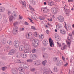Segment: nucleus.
<instances>
[{"label": "nucleus", "mask_w": 74, "mask_h": 74, "mask_svg": "<svg viewBox=\"0 0 74 74\" xmlns=\"http://www.w3.org/2000/svg\"><path fill=\"white\" fill-rule=\"evenodd\" d=\"M39 19H40V20H42V21H44V19H45V18L44 17L40 16L39 17Z\"/></svg>", "instance_id": "obj_31"}, {"label": "nucleus", "mask_w": 74, "mask_h": 74, "mask_svg": "<svg viewBox=\"0 0 74 74\" xmlns=\"http://www.w3.org/2000/svg\"><path fill=\"white\" fill-rule=\"evenodd\" d=\"M8 15H10V14H11V12L10 11L8 10Z\"/></svg>", "instance_id": "obj_41"}, {"label": "nucleus", "mask_w": 74, "mask_h": 74, "mask_svg": "<svg viewBox=\"0 0 74 74\" xmlns=\"http://www.w3.org/2000/svg\"><path fill=\"white\" fill-rule=\"evenodd\" d=\"M29 8L32 11H34V10L33 8H32L31 6H29Z\"/></svg>", "instance_id": "obj_37"}, {"label": "nucleus", "mask_w": 74, "mask_h": 74, "mask_svg": "<svg viewBox=\"0 0 74 74\" xmlns=\"http://www.w3.org/2000/svg\"><path fill=\"white\" fill-rule=\"evenodd\" d=\"M69 37H70V36H68V38H67V39L66 40H69V41H70V40L69 39Z\"/></svg>", "instance_id": "obj_56"}, {"label": "nucleus", "mask_w": 74, "mask_h": 74, "mask_svg": "<svg viewBox=\"0 0 74 74\" xmlns=\"http://www.w3.org/2000/svg\"><path fill=\"white\" fill-rule=\"evenodd\" d=\"M22 4L23 6V7H26V3H25V2H22Z\"/></svg>", "instance_id": "obj_33"}, {"label": "nucleus", "mask_w": 74, "mask_h": 74, "mask_svg": "<svg viewBox=\"0 0 74 74\" xmlns=\"http://www.w3.org/2000/svg\"><path fill=\"white\" fill-rule=\"evenodd\" d=\"M49 42H50L53 41V40H52L51 39V38H49Z\"/></svg>", "instance_id": "obj_46"}, {"label": "nucleus", "mask_w": 74, "mask_h": 74, "mask_svg": "<svg viewBox=\"0 0 74 74\" xmlns=\"http://www.w3.org/2000/svg\"><path fill=\"white\" fill-rule=\"evenodd\" d=\"M3 8H2V9H0V10L1 11H3Z\"/></svg>", "instance_id": "obj_64"}, {"label": "nucleus", "mask_w": 74, "mask_h": 74, "mask_svg": "<svg viewBox=\"0 0 74 74\" xmlns=\"http://www.w3.org/2000/svg\"><path fill=\"white\" fill-rule=\"evenodd\" d=\"M64 45L63 48H61V49L62 50H64V49H66V48H67V45H64V43H63Z\"/></svg>", "instance_id": "obj_25"}, {"label": "nucleus", "mask_w": 74, "mask_h": 74, "mask_svg": "<svg viewBox=\"0 0 74 74\" xmlns=\"http://www.w3.org/2000/svg\"><path fill=\"white\" fill-rule=\"evenodd\" d=\"M52 18H53V19H54V18H55V16H54V15H53L52 16Z\"/></svg>", "instance_id": "obj_62"}, {"label": "nucleus", "mask_w": 74, "mask_h": 74, "mask_svg": "<svg viewBox=\"0 0 74 74\" xmlns=\"http://www.w3.org/2000/svg\"><path fill=\"white\" fill-rule=\"evenodd\" d=\"M13 14L15 16L16 15H17V13L16 12H13Z\"/></svg>", "instance_id": "obj_39"}, {"label": "nucleus", "mask_w": 74, "mask_h": 74, "mask_svg": "<svg viewBox=\"0 0 74 74\" xmlns=\"http://www.w3.org/2000/svg\"><path fill=\"white\" fill-rule=\"evenodd\" d=\"M31 71H36V69L35 68H32L30 70Z\"/></svg>", "instance_id": "obj_38"}, {"label": "nucleus", "mask_w": 74, "mask_h": 74, "mask_svg": "<svg viewBox=\"0 0 74 74\" xmlns=\"http://www.w3.org/2000/svg\"><path fill=\"white\" fill-rule=\"evenodd\" d=\"M47 63V60H45L44 61H43L42 62V64L43 66H45V64L46 63Z\"/></svg>", "instance_id": "obj_26"}, {"label": "nucleus", "mask_w": 74, "mask_h": 74, "mask_svg": "<svg viewBox=\"0 0 74 74\" xmlns=\"http://www.w3.org/2000/svg\"><path fill=\"white\" fill-rule=\"evenodd\" d=\"M29 58L33 60H36L37 59V56L36 54H32L30 55Z\"/></svg>", "instance_id": "obj_4"}, {"label": "nucleus", "mask_w": 74, "mask_h": 74, "mask_svg": "<svg viewBox=\"0 0 74 74\" xmlns=\"http://www.w3.org/2000/svg\"><path fill=\"white\" fill-rule=\"evenodd\" d=\"M5 48H6L7 50L8 51L10 49V47L8 45H6L5 46Z\"/></svg>", "instance_id": "obj_32"}, {"label": "nucleus", "mask_w": 74, "mask_h": 74, "mask_svg": "<svg viewBox=\"0 0 74 74\" xmlns=\"http://www.w3.org/2000/svg\"><path fill=\"white\" fill-rule=\"evenodd\" d=\"M58 19L59 22H63L64 21V18L62 16H59L58 18Z\"/></svg>", "instance_id": "obj_9"}, {"label": "nucleus", "mask_w": 74, "mask_h": 74, "mask_svg": "<svg viewBox=\"0 0 74 74\" xmlns=\"http://www.w3.org/2000/svg\"><path fill=\"white\" fill-rule=\"evenodd\" d=\"M53 71L54 73H57V72L58 71V69L57 66H54V68L53 69Z\"/></svg>", "instance_id": "obj_12"}, {"label": "nucleus", "mask_w": 74, "mask_h": 74, "mask_svg": "<svg viewBox=\"0 0 74 74\" xmlns=\"http://www.w3.org/2000/svg\"><path fill=\"white\" fill-rule=\"evenodd\" d=\"M14 45L15 48H18L19 45V42L18 40H15L14 42Z\"/></svg>", "instance_id": "obj_3"}, {"label": "nucleus", "mask_w": 74, "mask_h": 74, "mask_svg": "<svg viewBox=\"0 0 74 74\" xmlns=\"http://www.w3.org/2000/svg\"><path fill=\"white\" fill-rule=\"evenodd\" d=\"M23 70H24V69L21 67H20L18 68V70L20 71H23Z\"/></svg>", "instance_id": "obj_27"}, {"label": "nucleus", "mask_w": 74, "mask_h": 74, "mask_svg": "<svg viewBox=\"0 0 74 74\" xmlns=\"http://www.w3.org/2000/svg\"><path fill=\"white\" fill-rule=\"evenodd\" d=\"M57 60V58L56 57H54L53 59V60L54 62H56Z\"/></svg>", "instance_id": "obj_42"}, {"label": "nucleus", "mask_w": 74, "mask_h": 74, "mask_svg": "<svg viewBox=\"0 0 74 74\" xmlns=\"http://www.w3.org/2000/svg\"><path fill=\"white\" fill-rule=\"evenodd\" d=\"M41 11L45 13H48L49 12V10L45 7L44 8H41Z\"/></svg>", "instance_id": "obj_6"}, {"label": "nucleus", "mask_w": 74, "mask_h": 74, "mask_svg": "<svg viewBox=\"0 0 74 74\" xmlns=\"http://www.w3.org/2000/svg\"><path fill=\"white\" fill-rule=\"evenodd\" d=\"M12 71L13 74H18V69L17 68L13 69Z\"/></svg>", "instance_id": "obj_10"}, {"label": "nucleus", "mask_w": 74, "mask_h": 74, "mask_svg": "<svg viewBox=\"0 0 74 74\" xmlns=\"http://www.w3.org/2000/svg\"><path fill=\"white\" fill-rule=\"evenodd\" d=\"M43 56L44 58H48V54H45L43 55Z\"/></svg>", "instance_id": "obj_28"}, {"label": "nucleus", "mask_w": 74, "mask_h": 74, "mask_svg": "<svg viewBox=\"0 0 74 74\" xmlns=\"http://www.w3.org/2000/svg\"><path fill=\"white\" fill-rule=\"evenodd\" d=\"M24 47L23 46H20L19 47V49L20 51H23L24 50Z\"/></svg>", "instance_id": "obj_21"}, {"label": "nucleus", "mask_w": 74, "mask_h": 74, "mask_svg": "<svg viewBox=\"0 0 74 74\" xmlns=\"http://www.w3.org/2000/svg\"><path fill=\"white\" fill-rule=\"evenodd\" d=\"M46 32L47 33V34H49V31H48V30H46Z\"/></svg>", "instance_id": "obj_55"}, {"label": "nucleus", "mask_w": 74, "mask_h": 74, "mask_svg": "<svg viewBox=\"0 0 74 74\" xmlns=\"http://www.w3.org/2000/svg\"><path fill=\"white\" fill-rule=\"evenodd\" d=\"M62 59L63 60H65V58H64V57H63V56H62Z\"/></svg>", "instance_id": "obj_60"}, {"label": "nucleus", "mask_w": 74, "mask_h": 74, "mask_svg": "<svg viewBox=\"0 0 74 74\" xmlns=\"http://www.w3.org/2000/svg\"><path fill=\"white\" fill-rule=\"evenodd\" d=\"M55 39L57 41H60V37L59 36H58V35L57 34L56 35Z\"/></svg>", "instance_id": "obj_14"}, {"label": "nucleus", "mask_w": 74, "mask_h": 74, "mask_svg": "<svg viewBox=\"0 0 74 74\" xmlns=\"http://www.w3.org/2000/svg\"><path fill=\"white\" fill-rule=\"evenodd\" d=\"M31 29L33 30H36V27L33 26H32L31 27Z\"/></svg>", "instance_id": "obj_44"}, {"label": "nucleus", "mask_w": 74, "mask_h": 74, "mask_svg": "<svg viewBox=\"0 0 74 74\" xmlns=\"http://www.w3.org/2000/svg\"><path fill=\"white\" fill-rule=\"evenodd\" d=\"M7 43L9 44V45H12V42H11L10 40L8 41Z\"/></svg>", "instance_id": "obj_29"}, {"label": "nucleus", "mask_w": 74, "mask_h": 74, "mask_svg": "<svg viewBox=\"0 0 74 74\" xmlns=\"http://www.w3.org/2000/svg\"><path fill=\"white\" fill-rule=\"evenodd\" d=\"M47 4L49 5L52 6V5H54V2L53 1L51 2V1H49L47 2Z\"/></svg>", "instance_id": "obj_15"}, {"label": "nucleus", "mask_w": 74, "mask_h": 74, "mask_svg": "<svg viewBox=\"0 0 74 74\" xmlns=\"http://www.w3.org/2000/svg\"><path fill=\"white\" fill-rule=\"evenodd\" d=\"M32 3L34 5H36V2L34 1H33Z\"/></svg>", "instance_id": "obj_49"}, {"label": "nucleus", "mask_w": 74, "mask_h": 74, "mask_svg": "<svg viewBox=\"0 0 74 74\" xmlns=\"http://www.w3.org/2000/svg\"><path fill=\"white\" fill-rule=\"evenodd\" d=\"M65 24V26H64V27L66 29H67V27H66V22H64V25Z\"/></svg>", "instance_id": "obj_50"}, {"label": "nucleus", "mask_w": 74, "mask_h": 74, "mask_svg": "<svg viewBox=\"0 0 74 74\" xmlns=\"http://www.w3.org/2000/svg\"><path fill=\"white\" fill-rule=\"evenodd\" d=\"M42 42L44 45L45 46H47L48 45V43L47 42L46 40H43Z\"/></svg>", "instance_id": "obj_22"}, {"label": "nucleus", "mask_w": 74, "mask_h": 74, "mask_svg": "<svg viewBox=\"0 0 74 74\" xmlns=\"http://www.w3.org/2000/svg\"><path fill=\"white\" fill-rule=\"evenodd\" d=\"M30 46L29 45H26L25 46V50L24 51L25 53H27L28 51L30 49Z\"/></svg>", "instance_id": "obj_2"}, {"label": "nucleus", "mask_w": 74, "mask_h": 74, "mask_svg": "<svg viewBox=\"0 0 74 74\" xmlns=\"http://www.w3.org/2000/svg\"><path fill=\"white\" fill-rule=\"evenodd\" d=\"M15 52V50L14 49H12L9 52L8 55H14Z\"/></svg>", "instance_id": "obj_8"}, {"label": "nucleus", "mask_w": 74, "mask_h": 74, "mask_svg": "<svg viewBox=\"0 0 74 74\" xmlns=\"http://www.w3.org/2000/svg\"><path fill=\"white\" fill-rule=\"evenodd\" d=\"M34 63L35 65H36V66H39L40 65V64L39 63V62L38 61H34Z\"/></svg>", "instance_id": "obj_19"}, {"label": "nucleus", "mask_w": 74, "mask_h": 74, "mask_svg": "<svg viewBox=\"0 0 74 74\" xmlns=\"http://www.w3.org/2000/svg\"><path fill=\"white\" fill-rule=\"evenodd\" d=\"M26 37L27 38V39H29L30 38V33H29L28 34H27L26 35Z\"/></svg>", "instance_id": "obj_30"}, {"label": "nucleus", "mask_w": 74, "mask_h": 74, "mask_svg": "<svg viewBox=\"0 0 74 74\" xmlns=\"http://www.w3.org/2000/svg\"><path fill=\"white\" fill-rule=\"evenodd\" d=\"M68 28L69 29V30H71V27H70V26H68Z\"/></svg>", "instance_id": "obj_59"}, {"label": "nucleus", "mask_w": 74, "mask_h": 74, "mask_svg": "<svg viewBox=\"0 0 74 74\" xmlns=\"http://www.w3.org/2000/svg\"><path fill=\"white\" fill-rule=\"evenodd\" d=\"M44 37V36L43 35H41L39 36V38L40 39H42Z\"/></svg>", "instance_id": "obj_34"}, {"label": "nucleus", "mask_w": 74, "mask_h": 74, "mask_svg": "<svg viewBox=\"0 0 74 74\" xmlns=\"http://www.w3.org/2000/svg\"><path fill=\"white\" fill-rule=\"evenodd\" d=\"M18 30V27L16 26H14L13 30V34L15 35L17 34Z\"/></svg>", "instance_id": "obj_5"}, {"label": "nucleus", "mask_w": 74, "mask_h": 74, "mask_svg": "<svg viewBox=\"0 0 74 74\" xmlns=\"http://www.w3.org/2000/svg\"><path fill=\"white\" fill-rule=\"evenodd\" d=\"M19 19H22L23 18L22 16H21V15H19Z\"/></svg>", "instance_id": "obj_48"}, {"label": "nucleus", "mask_w": 74, "mask_h": 74, "mask_svg": "<svg viewBox=\"0 0 74 74\" xmlns=\"http://www.w3.org/2000/svg\"><path fill=\"white\" fill-rule=\"evenodd\" d=\"M8 18L10 22H11L12 21V20H13V19H14V17L12 15H11V16H9Z\"/></svg>", "instance_id": "obj_18"}, {"label": "nucleus", "mask_w": 74, "mask_h": 74, "mask_svg": "<svg viewBox=\"0 0 74 74\" xmlns=\"http://www.w3.org/2000/svg\"><path fill=\"white\" fill-rule=\"evenodd\" d=\"M36 51V49H34L32 51V53H34Z\"/></svg>", "instance_id": "obj_45"}, {"label": "nucleus", "mask_w": 74, "mask_h": 74, "mask_svg": "<svg viewBox=\"0 0 74 74\" xmlns=\"http://www.w3.org/2000/svg\"><path fill=\"white\" fill-rule=\"evenodd\" d=\"M32 44L34 47H37L39 45V41L37 39H34L32 40Z\"/></svg>", "instance_id": "obj_1"}, {"label": "nucleus", "mask_w": 74, "mask_h": 74, "mask_svg": "<svg viewBox=\"0 0 74 74\" xmlns=\"http://www.w3.org/2000/svg\"><path fill=\"white\" fill-rule=\"evenodd\" d=\"M58 27L59 28H62V25H59Z\"/></svg>", "instance_id": "obj_53"}, {"label": "nucleus", "mask_w": 74, "mask_h": 74, "mask_svg": "<svg viewBox=\"0 0 74 74\" xmlns=\"http://www.w3.org/2000/svg\"><path fill=\"white\" fill-rule=\"evenodd\" d=\"M68 1L69 3H70V2H73L74 1L73 0H68Z\"/></svg>", "instance_id": "obj_47"}, {"label": "nucleus", "mask_w": 74, "mask_h": 74, "mask_svg": "<svg viewBox=\"0 0 74 74\" xmlns=\"http://www.w3.org/2000/svg\"><path fill=\"white\" fill-rule=\"evenodd\" d=\"M47 20H48L49 21H50V22H51V21H52V18H51L50 19L48 18L47 19Z\"/></svg>", "instance_id": "obj_51"}, {"label": "nucleus", "mask_w": 74, "mask_h": 74, "mask_svg": "<svg viewBox=\"0 0 74 74\" xmlns=\"http://www.w3.org/2000/svg\"><path fill=\"white\" fill-rule=\"evenodd\" d=\"M27 62H30V63H31L33 62V60L31 59H28L27 60Z\"/></svg>", "instance_id": "obj_35"}, {"label": "nucleus", "mask_w": 74, "mask_h": 74, "mask_svg": "<svg viewBox=\"0 0 74 74\" xmlns=\"http://www.w3.org/2000/svg\"><path fill=\"white\" fill-rule=\"evenodd\" d=\"M25 25H29V23H27L26 22H25Z\"/></svg>", "instance_id": "obj_52"}, {"label": "nucleus", "mask_w": 74, "mask_h": 74, "mask_svg": "<svg viewBox=\"0 0 74 74\" xmlns=\"http://www.w3.org/2000/svg\"><path fill=\"white\" fill-rule=\"evenodd\" d=\"M60 33L62 34H66V31L64 30L61 29L60 30Z\"/></svg>", "instance_id": "obj_20"}, {"label": "nucleus", "mask_w": 74, "mask_h": 74, "mask_svg": "<svg viewBox=\"0 0 74 74\" xmlns=\"http://www.w3.org/2000/svg\"><path fill=\"white\" fill-rule=\"evenodd\" d=\"M1 42L2 44H5L7 42V40H6V39H5V38H3Z\"/></svg>", "instance_id": "obj_17"}, {"label": "nucleus", "mask_w": 74, "mask_h": 74, "mask_svg": "<svg viewBox=\"0 0 74 74\" xmlns=\"http://www.w3.org/2000/svg\"><path fill=\"white\" fill-rule=\"evenodd\" d=\"M65 14L67 16H69V14H70V10L69 9H66L65 10Z\"/></svg>", "instance_id": "obj_11"}, {"label": "nucleus", "mask_w": 74, "mask_h": 74, "mask_svg": "<svg viewBox=\"0 0 74 74\" xmlns=\"http://www.w3.org/2000/svg\"><path fill=\"white\" fill-rule=\"evenodd\" d=\"M43 74H48L47 72H44Z\"/></svg>", "instance_id": "obj_61"}, {"label": "nucleus", "mask_w": 74, "mask_h": 74, "mask_svg": "<svg viewBox=\"0 0 74 74\" xmlns=\"http://www.w3.org/2000/svg\"><path fill=\"white\" fill-rule=\"evenodd\" d=\"M68 65V63H66L64 65V66H65V67H67V65Z\"/></svg>", "instance_id": "obj_58"}, {"label": "nucleus", "mask_w": 74, "mask_h": 74, "mask_svg": "<svg viewBox=\"0 0 74 74\" xmlns=\"http://www.w3.org/2000/svg\"><path fill=\"white\" fill-rule=\"evenodd\" d=\"M6 69H7V67L5 66H4L2 68V70H3V71H4V70H6Z\"/></svg>", "instance_id": "obj_36"}, {"label": "nucleus", "mask_w": 74, "mask_h": 74, "mask_svg": "<svg viewBox=\"0 0 74 74\" xmlns=\"http://www.w3.org/2000/svg\"><path fill=\"white\" fill-rule=\"evenodd\" d=\"M57 44H58V47H60L61 46H62V44L61 43H59V42H57Z\"/></svg>", "instance_id": "obj_40"}, {"label": "nucleus", "mask_w": 74, "mask_h": 74, "mask_svg": "<svg viewBox=\"0 0 74 74\" xmlns=\"http://www.w3.org/2000/svg\"><path fill=\"white\" fill-rule=\"evenodd\" d=\"M63 62L62 61H60L58 63H57V66H61L62 65H63Z\"/></svg>", "instance_id": "obj_13"}, {"label": "nucleus", "mask_w": 74, "mask_h": 74, "mask_svg": "<svg viewBox=\"0 0 74 74\" xmlns=\"http://www.w3.org/2000/svg\"><path fill=\"white\" fill-rule=\"evenodd\" d=\"M17 62L18 63H21V60H18Z\"/></svg>", "instance_id": "obj_54"}, {"label": "nucleus", "mask_w": 74, "mask_h": 74, "mask_svg": "<svg viewBox=\"0 0 74 74\" xmlns=\"http://www.w3.org/2000/svg\"><path fill=\"white\" fill-rule=\"evenodd\" d=\"M50 45L51 47H54V43L53 41L49 42Z\"/></svg>", "instance_id": "obj_23"}, {"label": "nucleus", "mask_w": 74, "mask_h": 74, "mask_svg": "<svg viewBox=\"0 0 74 74\" xmlns=\"http://www.w3.org/2000/svg\"><path fill=\"white\" fill-rule=\"evenodd\" d=\"M19 74H25V73L24 72H20Z\"/></svg>", "instance_id": "obj_57"}, {"label": "nucleus", "mask_w": 74, "mask_h": 74, "mask_svg": "<svg viewBox=\"0 0 74 74\" xmlns=\"http://www.w3.org/2000/svg\"><path fill=\"white\" fill-rule=\"evenodd\" d=\"M25 68L26 69H27H27H28V67H27V66H25Z\"/></svg>", "instance_id": "obj_63"}, {"label": "nucleus", "mask_w": 74, "mask_h": 74, "mask_svg": "<svg viewBox=\"0 0 74 74\" xmlns=\"http://www.w3.org/2000/svg\"><path fill=\"white\" fill-rule=\"evenodd\" d=\"M66 43L68 47L70 48V45H71V43L67 40H66Z\"/></svg>", "instance_id": "obj_24"}, {"label": "nucleus", "mask_w": 74, "mask_h": 74, "mask_svg": "<svg viewBox=\"0 0 74 74\" xmlns=\"http://www.w3.org/2000/svg\"><path fill=\"white\" fill-rule=\"evenodd\" d=\"M20 56L23 58H26L27 57V55L25 53H21L20 54Z\"/></svg>", "instance_id": "obj_16"}, {"label": "nucleus", "mask_w": 74, "mask_h": 74, "mask_svg": "<svg viewBox=\"0 0 74 74\" xmlns=\"http://www.w3.org/2000/svg\"><path fill=\"white\" fill-rule=\"evenodd\" d=\"M25 30V29H24V28H20L19 29L20 31H23Z\"/></svg>", "instance_id": "obj_43"}, {"label": "nucleus", "mask_w": 74, "mask_h": 74, "mask_svg": "<svg viewBox=\"0 0 74 74\" xmlns=\"http://www.w3.org/2000/svg\"><path fill=\"white\" fill-rule=\"evenodd\" d=\"M51 12L53 15H56L58 13V9L56 8H54L52 9Z\"/></svg>", "instance_id": "obj_7"}]
</instances>
